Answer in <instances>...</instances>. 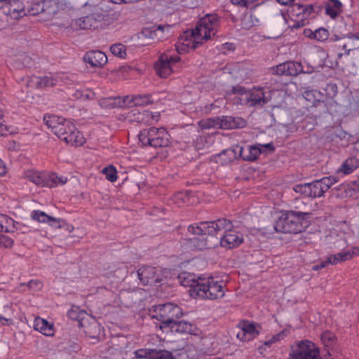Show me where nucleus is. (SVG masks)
<instances>
[{
    "instance_id": "obj_1",
    "label": "nucleus",
    "mask_w": 359,
    "mask_h": 359,
    "mask_svg": "<svg viewBox=\"0 0 359 359\" xmlns=\"http://www.w3.org/2000/svg\"><path fill=\"white\" fill-rule=\"evenodd\" d=\"M229 220L222 218L212 222H202L197 225H190L188 227L189 233L195 236H201L202 238L194 237L191 238L194 245L198 250L210 248L215 244L214 241L218 242L219 238L217 236L224 229L226 228Z\"/></svg>"
},
{
    "instance_id": "obj_2",
    "label": "nucleus",
    "mask_w": 359,
    "mask_h": 359,
    "mask_svg": "<svg viewBox=\"0 0 359 359\" xmlns=\"http://www.w3.org/2000/svg\"><path fill=\"white\" fill-rule=\"evenodd\" d=\"M219 26V18L215 14H207L200 19L198 25L194 29H192L189 36L191 41V44L188 43L187 46L191 49H196L199 45L202 44L203 40L210 39L214 36ZM189 32H187V36Z\"/></svg>"
},
{
    "instance_id": "obj_3",
    "label": "nucleus",
    "mask_w": 359,
    "mask_h": 359,
    "mask_svg": "<svg viewBox=\"0 0 359 359\" xmlns=\"http://www.w3.org/2000/svg\"><path fill=\"white\" fill-rule=\"evenodd\" d=\"M308 213L293 210L283 213L273 225L277 232L284 233H299L304 230V217Z\"/></svg>"
},
{
    "instance_id": "obj_4",
    "label": "nucleus",
    "mask_w": 359,
    "mask_h": 359,
    "mask_svg": "<svg viewBox=\"0 0 359 359\" xmlns=\"http://www.w3.org/2000/svg\"><path fill=\"white\" fill-rule=\"evenodd\" d=\"M150 316L161 322L159 327L164 331L173 320L182 317V310L179 306L168 302L153 306Z\"/></svg>"
},
{
    "instance_id": "obj_5",
    "label": "nucleus",
    "mask_w": 359,
    "mask_h": 359,
    "mask_svg": "<svg viewBox=\"0 0 359 359\" xmlns=\"http://www.w3.org/2000/svg\"><path fill=\"white\" fill-rule=\"evenodd\" d=\"M138 137L143 146L154 148L166 147L170 143V136L164 128L151 127L144 129L140 133Z\"/></svg>"
},
{
    "instance_id": "obj_6",
    "label": "nucleus",
    "mask_w": 359,
    "mask_h": 359,
    "mask_svg": "<svg viewBox=\"0 0 359 359\" xmlns=\"http://www.w3.org/2000/svg\"><path fill=\"white\" fill-rule=\"evenodd\" d=\"M54 134L60 139L71 145H82L84 143V137L71 121L64 118Z\"/></svg>"
},
{
    "instance_id": "obj_7",
    "label": "nucleus",
    "mask_w": 359,
    "mask_h": 359,
    "mask_svg": "<svg viewBox=\"0 0 359 359\" xmlns=\"http://www.w3.org/2000/svg\"><path fill=\"white\" fill-rule=\"evenodd\" d=\"M287 359H321L319 348L309 340H302L292 346Z\"/></svg>"
},
{
    "instance_id": "obj_8",
    "label": "nucleus",
    "mask_w": 359,
    "mask_h": 359,
    "mask_svg": "<svg viewBox=\"0 0 359 359\" xmlns=\"http://www.w3.org/2000/svg\"><path fill=\"white\" fill-rule=\"evenodd\" d=\"M198 288V297L210 300L221 299L224 295V285L213 278H203Z\"/></svg>"
},
{
    "instance_id": "obj_9",
    "label": "nucleus",
    "mask_w": 359,
    "mask_h": 359,
    "mask_svg": "<svg viewBox=\"0 0 359 359\" xmlns=\"http://www.w3.org/2000/svg\"><path fill=\"white\" fill-rule=\"evenodd\" d=\"M153 102L151 95H137L131 98L126 97L123 100H121L120 97H108L102 100L101 104L104 107L114 108L116 107H121L125 103L133 104L135 106H145Z\"/></svg>"
},
{
    "instance_id": "obj_10",
    "label": "nucleus",
    "mask_w": 359,
    "mask_h": 359,
    "mask_svg": "<svg viewBox=\"0 0 359 359\" xmlns=\"http://www.w3.org/2000/svg\"><path fill=\"white\" fill-rule=\"evenodd\" d=\"M108 19V15L102 13L101 11H95L93 13L80 18L75 20V26L81 29H95L102 27L103 21Z\"/></svg>"
},
{
    "instance_id": "obj_11",
    "label": "nucleus",
    "mask_w": 359,
    "mask_h": 359,
    "mask_svg": "<svg viewBox=\"0 0 359 359\" xmlns=\"http://www.w3.org/2000/svg\"><path fill=\"white\" fill-rule=\"evenodd\" d=\"M231 222L229 221L226 228L224 229V234L219 238V243L222 247L232 249L239 246L244 241L243 235L231 229Z\"/></svg>"
},
{
    "instance_id": "obj_12",
    "label": "nucleus",
    "mask_w": 359,
    "mask_h": 359,
    "mask_svg": "<svg viewBox=\"0 0 359 359\" xmlns=\"http://www.w3.org/2000/svg\"><path fill=\"white\" fill-rule=\"evenodd\" d=\"M180 60L179 56H172L169 53H163L155 65L156 74L161 78H167L173 71V65Z\"/></svg>"
},
{
    "instance_id": "obj_13",
    "label": "nucleus",
    "mask_w": 359,
    "mask_h": 359,
    "mask_svg": "<svg viewBox=\"0 0 359 359\" xmlns=\"http://www.w3.org/2000/svg\"><path fill=\"white\" fill-rule=\"evenodd\" d=\"M0 13L14 20L27 15L24 4L20 0H13L6 2L0 8Z\"/></svg>"
},
{
    "instance_id": "obj_14",
    "label": "nucleus",
    "mask_w": 359,
    "mask_h": 359,
    "mask_svg": "<svg viewBox=\"0 0 359 359\" xmlns=\"http://www.w3.org/2000/svg\"><path fill=\"white\" fill-rule=\"evenodd\" d=\"M161 271L155 267L145 266L137 270V276L140 282L144 285H156L161 282Z\"/></svg>"
},
{
    "instance_id": "obj_15",
    "label": "nucleus",
    "mask_w": 359,
    "mask_h": 359,
    "mask_svg": "<svg viewBox=\"0 0 359 359\" xmlns=\"http://www.w3.org/2000/svg\"><path fill=\"white\" fill-rule=\"evenodd\" d=\"M197 331V327L195 325L185 320H178V319H175L173 320L172 324L168 326L167 328L163 331L166 333H172V334H196Z\"/></svg>"
},
{
    "instance_id": "obj_16",
    "label": "nucleus",
    "mask_w": 359,
    "mask_h": 359,
    "mask_svg": "<svg viewBox=\"0 0 359 359\" xmlns=\"http://www.w3.org/2000/svg\"><path fill=\"white\" fill-rule=\"evenodd\" d=\"M152 112L147 110L140 111L138 109H133L129 111L126 118L129 122H137L142 124H151L154 121H157Z\"/></svg>"
},
{
    "instance_id": "obj_17",
    "label": "nucleus",
    "mask_w": 359,
    "mask_h": 359,
    "mask_svg": "<svg viewBox=\"0 0 359 359\" xmlns=\"http://www.w3.org/2000/svg\"><path fill=\"white\" fill-rule=\"evenodd\" d=\"M272 71L277 75L297 76L302 72L303 67L299 62L288 61L273 67Z\"/></svg>"
},
{
    "instance_id": "obj_18",
    "label": "nucleus",
    "mask_w": 359,
    "mask_h": 359,
    "mask_svg": "<svg viewBox=\"0 0 359 359\" xmlns=\"http://www.w3.org/2000/svg\"><path fill=\"white\" fill-rule=\"evenodd\" d=\"M24 178L40 187H50L53 184L48 181L49 173L35 170H27L24 172Z\"/></svg>"
},
{
    "instance_id": "obj_19",
    "label": "nucleus",
    "mask_w": 359,
    "mask_h": 359,
    "mask_svg": "<svg viewBox=\"0 0 359 359\" xmlns=\"http://www.w3.org/2000/svg\"><path fill=\"white\" fill-rule=\"evenodd\" d=\"M43 20H48L64 10L66 5L60 0H43Z\"/></svg>"
},
{
    "instance_id": "obj_20",
    "label": "nucleus",
    "mask_w": 359,
    "mask_h": 359,
    "mask_svg": "<svg viewBox=\"0 0 359 359\" xmlns=\"http://www.w3.org/2000/svg\"><path fill=\"white\" fill-rule=\"evenodd\" d=\"M245 100L249 106L256 107H262L269 102V99L266 97L264 92L262 88L256 89L251 93H247Z\"/></svg>"
},
{
    "instance_id": "obj_21",
    "label": "nucleus",
    "mask_w": 359,
    "mask_h": 359,
    "mask_svg": "<svg viewBox=\"0 0 359 359\" xmlns=\"http://www.w3.org/2000/svg\"><path fill=\"white\" fill-rule=\"evenodd\" d=\"M84 61L93 67L104 65L107 62V55L102 51H90L86 53Z\"/></svg>"
},
{
    "instance_id": "obj_22",
    "label": "nucleus",
    "mask_w": 359,
    "mask_h": 359,
    "mask_svg": "<svg viewBox=\"0 0 359 359\" xmlns=\"http://www.w3.org/2000/svg\"><path fill=\"white\" fill-rule=\"evenodd\" d=\"M359 253V248H354L352 250H347L328 257L327 262L330 264H337L341 262L351 259L353 255Z\"/></svg>"
},
{
    "instance_id": "obj_23",
    "label": "nucleus",
    "mask_w": 359,
    "mask_h": 359,
    "mask_svg": "<svg viewBox=\"0 0 359 359\" xmlns=\"http://www.w3.org/2000/svg\"><path fill=\"white\" fill-rule=\"evenodd\" d=\"M181 279V284L184 287H189L192 289V292H195L198 296V288L200 287L203 278L198 277L196 279L194 275L184 273L179 277Z\"/></svg>"
},
{
    "instance_id": "obj_24",
    "label": "nucleus",
    "mask_w": 359,
    "mask_h": 359,
    "mask_svg": "<svg viewBox=\"0 0 359 359\" xmlns=\"http://www.w3.org/2000/svg\"><path fill=\"white\" fill-rule=\"evenodd\" d=\"M0 220V231L7 233L14 232L15 230H22L19 226L20 223L15 222L12 218L6 215H2Z\"/></svg>"
},
{
    "instance_id": "obj_25",
    "label": "nucleus",
    "mask_w": 359,
    "mask_h": 359,
    "mask_svg": "<svg viewBox=\"0 0 359 359\" xmlns=\"http://www.w3.org/2000/svg\"><path fill=\"white\" fill-rule=\"evenodd\" d=\"M56 82V79L52 76H45L43 77L34 76L30 79L29 85L43 88L53 86L55 85Z\"/></svg>"
},
{
    "instance_id": "obj_26",
    "label": "nucleus",
    "mask_w": 359,
    "mask_h": 359,
    "mask_svg": "<svg viewBox=\"0 0 359 359\" xmlns=\"http://www.w3.org/2000/svg\"><path fill=\"white\" fill-rule=\"evenodd\" d=\"M343 5L341 0H327L325 5V13L334 19L342 12Z\"/></svg>"
},
{
    "instance_id": "obj_27",
    "label": "nucleus",
    "mask_w": 359,
    "mask_h": 359,
    "mask_svg": "<svg viewBox=\"0 0 359 359\" xmlns=\"http://www.w3.org/2000/svg\"><path fill=\"white\" fill-rule=\"evenodd\" d=\"M353 33H348L343 37V40L337 44L339 48L344 50V55H348L350 52L357 48L355 39L352 37Z\"/></svg>"
},
{
    "instance_id": "obj_28",
    "label": "nucleus",
    "mask_w": 359,
    "mask_h": 359,
    "mask_svg": "<svg viewBox=\"0 0 359 359\" xmlns=\"http://www.w3.org/2000/svg\"><path fill=\"white\" fill-rule=\"evenodd\" d=\"M34 329L46 336H53L54 334L53 325L41 318L35 320Z\"/></svg>"
},
{
    "instance_id": "obj_29",
    "label": "nucleus",
    "mask_w": 359,
    "mask_h": 359,
    "mask_svg": "<svg viewBox=\"0 0 359 359\" xmlns=\"http://www.w3.org/2000/svg\"><path fill=\"white\" fill-rule=\"evenodd\" d=\"M261 154V149L257 146L248 147L246 149L241 148L240 155L245 161H254Z\"/></svg>"
},
{
    "instance_id": "obj_30",
    "label": "nucleus",
    "mask_w": 359,
    "mask_h": 359,
    "mask_svg": "<svg viewBox=\"0 0 359 359\" xmlns=\"http://www.w3.org/2000/svg\"><path fill=\"white\" fill-rule=\"evenodd\" d=\"M359 167V159L355 157L347 158L341 165L340 170L348 175Z\"/></svg>"
},
{
    "instance_id": "obj_31",
    "label": "nucleus",
    "mask_w": 359,
    "mask_h": 359,
    "mask_svg": "<svg viewBox=\"0 0 359 359\" xmlns=\"http://www.w3.org/2000/svg\"><path fill=\"white\" fill-rule=\"evenodd\" d=\"M43 120L47 127L54 133L60 123L64 121V118L56 115H48L44 116Z\"/></svg>"
},
{
    "instance_id": "obj_32",
    "label": "nucleus",
    "mask_w": 359,
    "mask_h": 359,
    "mask_svg": "<svg viewBox=\"0 0 359 359\" xmlns=\"http://www.w3.org/2000/svg\"><path fill=\"white\" fill-rule=\"evenodd\" d=\"M151 359H175V357L167 350L152 348Z\"/></svg>"
},
{
    "instance_id": "obj_33",
    "label": "nucleus",
    "mask_w": 359,
    "mask_h": 359,
    "mask_svg": "<svg viewBox=\"0 0 359 359\" xmlns=\"http://www.w3.org/2000/svg\"><path fill=\"white\" fill-rule=\"evenodd\" d=\"M310 184V191H311V198H318L321 197L325 191L323 189L321 184H320L319 180H315L312 182L309 183Z\"/></svg>"
},
{
    "instance_id": "obj_34",
    "label": "nucleus",
    "mask_w": 359,
    "mask_h": 359,
    "mask_svg": "<svg viewBox=\"0 0 359 359\" xmlns=\"http://www.w3.org/2000/svg\"><path fill=\"white\" fill-rule=\"evenodd\" d=\"M285 337V331L280 332L279 333L273 335L269 340H266V341H264V344L259 347V350L262 353V350H265L266 346L271 347V346L273 344L283 339Z\"/></svg>"
},
{
    "instance_id": "obj_35",
    "label": "nucleus",
    "mask_w": 359,
    "mask_h": 359,
    "mask_svg": "<svg viewBox=\"0 0 359 359\" xmlns=\"http://www.w3.org/2000/svg\"><path fill=\"white\" fill-rule=\"evenodd\" d=\"M43 1L32 2L27 9V14L30 15H36L41 14L43 15Z\"/></svg>"
},
{
    "instance_id": "obj_36",
    "label": "nucleus",
    "mask_w": 359,
    "mask_h": 359,
    "mask_svg": "<svg viewBox=\"0 0 359 359\" xmlns=\"http://www.w3.org/2000/svg\"><path fill=\"white\" fill-rule=\"evenodd\" d=\"M111 53L121 58H124L126 56V46L121 43L113 44L110 47Z\"/></svg>"
},
{
    "instance_id": "obj_37",
    "label": "nucleus",
    "mask_w": 359,
    "mask_h": 359,
    "mask_svg": "<svg viewBox=\"0 0 359 359\" xmlns=\"http://www.w3.org/2000/svg\"><path fill=\"white\" fill-rule=\"evenodd\" d=\"M329 32L325 28L317 29L314 32H311V35H310V37H313L319 41H324L327 40Z\"/></svg>"
},
{
    "instance_id": "obj_38",
    "label": "nucleus",
    "mask_w": 359,
    "mask_h": 359,
    "mask_svg": "<svg viewBox=\"0 0 359 359\" xmlns=\"http://www.w3.org/2000/svg\"><path fill=\"white\" fill-rule=\"evenodd\" d=\"M293 190L296 193H299L305 197L311 198L310 184L309 183L299 184L293 187Z\"/></svg>"
},
{
    "instance_id": "obj_39",
    "label": "nucleus",
    "mask_w": 359,
    "mask_h": 359,
    "mask_svg": "<svg viewBox=\"0 0 359 359\" xmlns=\"http://www.w3.org/2000/svg\"><path fill=\"white\" fill-rule=\"evenodd\" d=\"M321 341L325 347L329 348L334 344L335 337L334 334L327 331L321 334Z\"/></svg>"
},
{
    "instance_id": "obj_40",
    "label": "nucleus",
    "mask_w": 359,
    "mask_h": 359,
    "mask_svg": "<svg viewBox=\"0 0 359 359\" xmlns=\"http://www.w3.org/2000/svg\"><path fill=\"white\" fill-rule=\"evenodd\" d=\"M49 179L48 181H50V183L53 184L49 188H52L53 187L57 185H63L67 182V177H64L62 176L59 177L55 173H49Z\"/></svg>"
},
{
    "instance_id": "obj_41",
    "label": "nucleus",
    "mask_w": 359,
    "mask_h": 359,
    "mask_svg": "<svg viewBox=\"0 0 359 359\" xmlns=\"http://www.w3.org/2000/svg\"><path fill=\"white\" fill-rule=\"evenodd\" d=\"M318 180L325 192L337 182V178L334 176L323 177Z\"/></svg>"
},
{
    "instance_id": "obj_42",
    "label": "nucleus",
    "mask_w": 359,
    "mask_h": 359,
    "mask_svg": "<svg viewBox=\"0 0 359 359\" xmlns=\"http://www.w3.org/2000/svg\"><path fill=\"white\" fill-rule=\"evenodd\" d=\"M231 116L216 117L217 128L228 130L231 129Z\"/></svg>"
},
{
    "instance_id": "obj_43",
    "label": "nucleus",
    "mask_w": 359,
    "mask_h": 359,
    "mask_svg": "<svg viewBox=\"0 0 359 359\" xmlns=\"http://www.w3.org/2000/svg\"><path fill=\"white\" fill-rule=\"evenodd\" d=\"M31 217L34 220L38 221L39 222L47 223L50 216L42 211L34 210L31 214Z\"/></svg>"
},
{
    "instance_id": "obj_44",
    "label": "nucleus",
    "mask_w": 359,
    "mask_h": 359,
    "mask_svg": "<svg viewBox=\"0 0 359 359\" xmlns=\"http://www.w3.org/2000/svg\"><path fill=\"white\" fill-rule=\"evenodd\" d=\"M103 173L106 175V178L111 182L117 180L116 170L112 165L104 168L103 169Z\"/></svg>"
},
{
    "instance_id": "obj_45",
    "label": "nucleus",
    "mask_w": 359,
    "mask_h": 359,
    "mask_svg": "<svg viewBox=\"0 0 359 359\" xmlns=\"http://www.w3.org/2000/svg\"><path fill=\"white\" fill-rule=\"evenodd\" d=\"M245 332L250 336L251 339H254L259 334V331L256 330V327L254 324L251 323H243L242 327Z\"/></svg>"
},
{
    "instance_id": "obj_46",
    "label": "nucleus",
    "mask_w": 359,
    "mask_h": 359,
    "mask_svg": "<svg viewBox=\"0 0 359 359\" xmlns=\"http://www.w3.org/2000/svg\"><path fill=\"white\" fill-rule=\"evenodd\" d=\"M231 129L234 128H243L246 126V121L241 117H232L231 116Z\"/></svg>"
},
{
    "instance_id": "obj_47",
    "label": "nucleus",
    "mask_w": 359,
    "mask_h": 359,
    "mask_svg": "<svg viewBox=\"0 0 359 359\" xmlns=\"http://www.w3.org/2000/svg\"><path fill=\"white\" fill-rule=\"evenodd\" d=\"M199 126L203 129L217 128V123L216 121V118H208L206 120H202V121H199Z\"/></svg>"
},
{
    "instance_id": "obj_48",
    "label": "nucleus",
    "mask_w": 359,
    "mask_h": 359,
    "mask_svg": "<svg viewBox=\"0 0 359 359\" xmlns=\"http://www.w3.org/2000/svg\"><path fill=\"white\" fill-rule=\"evenodd\" d=\"M152 348H141L135 351L136 358L151 359Z\"/></svg>"
},
{
    "instance_id": "obj_49",
    "label": "nucleus",
    "mask_w": 359,
    "mask_h": 359,
    "mask_svg": "<svg viewBox=\"0 0 359 359\" xmlns=\"http://www.w3.org/2000/svg\"><path fill=\"white\" fill-rule=\"evenodd\" d=\"M13 245V240L7 236L0 234V247L11 248Z\"/></svg>"
},
{
    "instance_id": "obj_50",
    "label": "nucleus",
    "mask_w": 359,
    "mask_h": 359,
    "mask_svg": "<svg viewBox=\"0 0 359 359\" xmlns=\"http://www.w3.org/2000/svg\"><path fill=\"white\" fill-rule=\"evenodd\" d=\"M236 337L241 341H250L252 339L251 337L248 335L247 332H245L244 329L242 327L236 334Z\"/></svg>"
},
{
    "instance_id": "obj_51",
    "label": "nucleus",
    "mask_w": 359,
    "mask_h": 359,
    "mask_svg": "<svg viewBox=\"0 0 359 359\" xmlns=\"http://www.w3.org/2000/svg\"><path fill=\"white\" fill-rule=\"evenodd\" d=\"M61 222H62V219H57V218H55V217H50L49 218V220L48 222H47L50 226L54 227V228H56V229H60L61 228L62 225H61Z\"/></svg>"
},
{
    "instance_id": "obj_52",
    "label": "nucleus",
    "mask_w": 359,
    "mask_h": 359,
    "mask_svg": "<svg viewBox=\"0 0 359 359\" xmlns=\"http://www.w3.org/2000/svg\"><path fill=\"white\" fill-rule=\"evenodd\" d=\"M232 93L234 94L238 93L243 95L245 93V88L239 86H233L232 88Z\"/></svg>"
},
{
    "instance_id": "obj_53",
    "label": "nucleus",
    "mask_w": 359,
    "mask_h": 359,
    "mask_svg": "<svg viewBox=\"0 0 359 359\" xmlns=\"http://www.w3.org/2000/svg\"><path fill=\"white\" fill-rule=\"evenodd\" d=\"M254 0H236L233 4L239 5L241 6L248 7L250 3H252Z\"/></svg>"
},
{
    "instance_id": "obj_54",
    "label": "nucleus",
    "mask_w": 359,
    "mask_h": 359,
    "mask_svg": "<svg viewBox=\"0 0 359 359\" xmlns=\"http://www.w3.org/2000/svg\"><path fill=\"white\" fill-rule=\"evenodd\" d=\"M327 264H329V262H327V259L325 261H323L318 264L314 265L313 266V269L315 271H318V270L325 268V266H327Z\"/></svg>"
},
{
    "instance_id": "obj_55",
    "label": "nucleus",
    "mask_w": 359,
    "mask_h": 359,
    "mask_svg": "<svg viewBox=\"0 0 359 359\" xmlns=\"http://www.w3.org/2000/svg\"><path fill=\"white\" fill-rule=\"evenodd\" d=\"M28 286L30 288H41V283L38 280H30L28 283Z\"/></svg>"
},
{
    "instance_id": "obj_56",
    "label": "nucleus",
    "mask_w": 359,
    "mask_h": 359,
    "mask_svg": "<svg viewBox=\"0 0 359 359\" xmlns=\"http://www.w3.org/2000/svg\"><path fill=\"white\" fill-rule=\"evenodd\" d=\"M22 63L25 67H30L32 65V61L29 57L25 56Z\"/></svg>"
},
{
    "instance_id": "obj_57",
    "label": "nucleus",
    "mask_w": 359,
    "mask_h": 359,
    "mask_svg": "<svg viewBox=\"0 0 359 359\" xmlns=\"http://www.w3.org/2000/svg\"><path fill=\"white\" fill-rule=\"evenodd\" d=\"M0 322H1V323L3 325H9V323H12V320L11 319H8V318H6L4 316L0 315Z\"/></svg>"
},
{
    "instance_id": "obj_58",
    "label": "nucleus",
    "mask_w": 359,
    "mask_h": 359,
    "mask_svg": "<svg viewBox=\"0 0 359 359\" xmlns=\"http://www.w3.org/2000/svg\"><path fill=\"white\" fill-rule=\"evenodd\" d=\"M279 4L282 5H290L291 3H292L294 0H276Z\"/></svg>"
},
{
    "instance_id": "obj_59",
    "label": "nucleus",
    "mask_w": 359,
    "mask_h": 359,
    "mask_svg": "<svg viewBox=\"0 0 359 359\" xmlns=\"http://www.w3.org/2000/svg\"><path fill=\"white\" fill-rule=\"evenodd\" d=\"M141 34L145 36H149V37H151L152 32L151 31H149V29H145L142 31Z\"/></svg>"
},
{
    "instance_id": "obj_60",
    "label": "nucleus",
    "mask_w": 359,
    "mask_h": 359,
    "mask_svg": "<svg viewBox=\"0 0 359 359\" xmlns=\"http://www.w3.org/2000/svg\"><path fill=\"white\" fill-rule=\"evenodd\" d=\"M331 40H332L333 41H336V42H338V43H340V41H341L343 40V37H339V36L337 35H334L332 38H331Z\"/></svg>"
},
{
    "instance_id": "obj_61",
    "label": "nucleus",
    "mask_w": 359,
    "mask_h": 359,
    "mask_svg": "<svg viewBox=\"0 0 359 359\" xmlns=\"http://www.w3.org/2000/svg\"><path fill=\"white\" fill-rule=\"evenodd\" d=\"M3 116L4 112L2 111H0V128H3V126H4L6 129V126L4 124Z\"/></svg>"
},
{
    "instance_id": "obj_62",
    "label": "nucleus",
    "mask_w": 359,
    "mask_h": 359,
    "mask_svg": "<svg viewBox=\"0 0 359 359\" xmlns=\"http://www.w3.org/2000/svg\"><path fill=\"white\" fill-rule=\"evenodd\" d=\"M19 226L22 229V230H20L22 233H26L29 231V227L24 224H20V225Z\"/></svg>"
},
{
    "instance_id": "obj_63",
    "label": "nucleus",
    "mask_w": 359,
    "mask_h": 359,
    "mask_svg": "<svg viewBox=\"0 0 359 359\" xmlns=\"http://www.w3.org/2000/svg\"><path fill=\"white\" fill-rule=\"evenodd\" d=\"M170 28V26L169 25H158V30H161L162 32H164V30L169 29Z\"/></svg>"
},
{
    "instance_id": "obj_64",
    "label": "nucleus",
    "mask_w": 359,
    "mask_h": 359,
    "mask_svg": "<svg viewBox=\"0 0 359 359\" xmlns=\"http://www.w3.org/2000/svg\"><path fill=\"white\" fill-rule=\"evenodd\" d=\"M327 88H330V89L333 90L334 93H336V91H337V90H336L337 86L334 84H328L327 86Z\"/></svg>"
}]
</instances>
